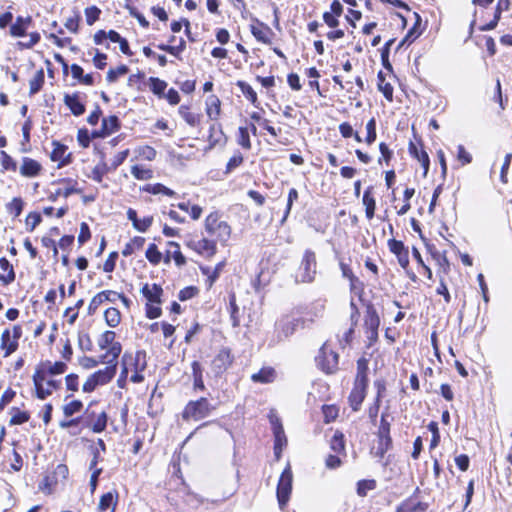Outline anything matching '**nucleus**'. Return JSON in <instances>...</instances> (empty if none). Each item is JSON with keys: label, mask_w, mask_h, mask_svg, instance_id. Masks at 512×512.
Listing matches in <instances>:
<instances>
[{"label": "nucleus", "mask_w": 512, "mask_h": 512, "mask_svg": "<svg viewBox=\"0 0 512 512\" xmlns=\"http://www.w3.org/2000/svg\"><path fill=\"white\" fill-rule=\"evenodd\" d=\"M143 191L151 193L153 195L163 194V195H166V196H169V197L176 196V192L175 191H173L172 189L166 187L165 185H163L161 183L146 184L143 187Z\"/></svg>", "instance_id": "nucleus-27"}, {"label": "nucleus", "mask_w": 512, "mask_h": 512, "mask_svg": "<svg viewBox=\"0 0 512 512\" xmlns=\"http://www.w3.org/2000/svg\"><path fill=\"white\" fill-rule=\"evenodd\" d=\"M375 487V480H360L357 483V494L362 497L366 496L367 492L375 489Z\"/></svg>", "instance_id": "nucleus-48"}, {"label": "nucleus", "mask_w": 512, "mask_h": 512, "mask_svg": "<svg viewBox=\"0 0 512 512\" xmlns=\"http://www.w3.org/2000/svg\"><path fill=\"white\" fill-rule=\"evenodd\" d=\"M104 318L107 325L114 328L119 325L121 321V314L117 308L110 307L105 311Z\"/></svg>", "instance_id": "nucleus-35"}, {"label": "nucleus", "mask_w": 512, "mask_h": 512, "mask_svg": "<svg viewBox=\"0 0 512 512\" xmlns=\"http://www.w3.org/2000/svg\"><path fill=\"white\" fill-rule=\"evenodd\" d=\"M409 150H410V153L415 158H417L419 162H421V165L424 168V176H426L428 173L429 164H430V160H429V156H428L427 152L423 149L418 150V148L413 143L410 144Z\"/></svg>", "instance_id": "nucleus-28"}, {"label": "nucleus", "mask_w": 512, "mask_h": 512, "mask_svg": "<svg viewBox=\"0 0 512 512\" xmlns=\"http://www.w3.org/2000/svg\"><path fill=\"white\" fill-rule=\"evenodd\" d=\"M205 230L223 245L228 242L231 236V227L226 221L220 219V215L217 212L210 213L206 217Z\"/></svg>", "instance_id": "nucleus-4"}, {"label": "nucleus", "mask_w": 512, "mask_h": 512, "mask_svg": "<svg viewBox=\"0 0 512 512\" xmlns=\"http://www.w3.org/2000/svg\"><path fill=\"white\" fill-rule=\"evenodd\" d=\"M207 115L210 119H217L220 114V100L218 97L212 95L207 99Z\"/></svg>", "instance_id": "nucleus-34"}, {"label": "nucleus", "mask_w": 512, "mask_h": 512, "mask_svg": "<svg viewBox=\"0 0 512 512\" xmlns=\"http://www.w3.org/2000/svg\"><path fill=\"white\" fill-rule=\"evenodd\" d=\"M120 128V122L117 116L111 115L103 118L102 127L98 131L92 133L93 138H105L110 134L116 132Z\"/></svg>", "instance_id": "nucleus-12"}, {"label": "nucleus", "mask_w": 512, "mask_h": 512, "mask_svg": "<svg viewBox=\"0 0 512 512\" xmlns=\"http://www.w3.org/2000/svg\"><path fill=\"white\" fill-rule=\"evenodd\" d=\"M44 84V72L39 70L36 72L34 77L29 81L30 94L34 95L38 93Z\"/></svg>", "instance_id": "nucleus-39"}, {"label": "nucleus", "mask_w": 512, "mask_h": 512, "mask_svg": "<svg viewBox=\"0 0 512 512\" xmlns=\"http://www.w3.org/2000/svg\"><path fill=\"white\" fill-rule=\"evenodd\" d=\"M243 163V156L240 152L235 153L228 161L226 165L225 173L228 174L232 172L234 169L239 167Z\"/></svg>", "instance_id": "nucleus-56"}, {"label": "nucleus", "mask_w": 512, "mask_h": 512, "mask_svg": "<svg viewBox=\"0 0 512 512\" xmlns=\"http://www.w3.org/2000/svg\"><path fill=\"white\" fill-rule=\"evenodd\" d=\"M379 325L380 318L377 311L372 306H368L364 319V326L366 328L369 339L373 340L378 337Z\"/></svg>", "instance_id": "nucleus-11"}, {"label": "nucleus", "mask_w": 512, "mask_h": 512, "mask_svg": "<svg viewBox=\"0 0 512 512\" xmlns=\"http://www.w3.org/2000/svg\"><path fill=\"white\" fill-rule=\"evenodd\" d=\"M276 379V371L272 367H263L257 373L252 374L251 380L255 383L268 384Z\"/></svg>", "instance_id": "nucleus-19"}, {"label": "nucleus", "mask_w": 512, "mask_h": 512, "mask_svg": "<svg viewBox=\"0 0 512 512\" xmlns=\"http://www.w3.org/2000/svg\"><path fill=\"white\" fill-rule=\"evenodd\" d=\"M363 204L365 205L366 207V217L371 220L373 217H374V212H375V207H376V202H375V199L372 197L371 195V192H370V188L367 189L365 192H364V195H363Z\"/></svg>", "instance_id": "nucleus-37"}, {"label": "nucleus", "mask_w": 512, "mask_h": 512, "mask_svg": "<svg viewBox=\"0 0 512 512\" xmlns=\"http://www.w3.org/2000/svg\"><path fill=\"white\" fill-rule=\"evenodd\" d=\"M42 218L39 213L31 212L26 218V227L29 231H33L40 224Z\"/></svg>", "instance_id": "nucleus-58"}, {"label": "nucleus", "mask_w": 512, "mask_h": 512, "mask_svg": "<svg viewBox=\"0 0 512 512\" xmlns=\"http://www.w3.org/2000/svg\"><path fill=\"white\" fill-rule=\"evenodd\" d=\"M116 370H117V365H116V361H115L112 364H108V366L105 367L104 369H100V370L96 371L95 373L92 374V376L95 378L96 383L99 386L105 385L113 379V377L116 374Z\"/></svg>", "instance_id": "nucleus-15"}, {"label": "nucleus", "mask_w": 512, "mask_h": 512, "mask_svg": "<svg viewBox=\"0 0 512 512\" xmlns=\"http://www.w3.org/2000/svg\"><path fill=\"white\" fill-rule=\"evenodd\" d=\"M179 114L190 126H196L200 121L199 115L191 112L188 106L181 105Z\"/></svg>", "instance_id": "nucleus-38"}, {"label": "nucleus", "mask_w": 512, "mask_h": 512, "mask_svg": "<svg viewBox=\"0 0 512 512\" xmlns=\"http://www.w3.org/2000/svg\"><path fill=\"white\" fill-rule=\"evenodd\" d=\"M41 165L34 159L25 157L20 168V173L26 177H35L39 174Z\"/></svg>", "instance_id": "nucleus-20"}, {"label": "nucleus", "mask_w": 512, "mask_h": 512, "mask_svg": "<svg viewBox=\"0 0 512 512\" xmlns=\"http://www.w3.org/2000/svg\"><path fill=\"white\" fill-rule=\"evenodd\" d=\"M350 282V291L355 295L361 296L364 290V284L360 279L356 276H353L349 279Z\"/></svg>", "instance_id": "nucleus-60"}, {"label": "nucleus", "mask_w": 512, "mask_h": 512, "mask_svg": "<svg viewBox=\"0 0 512 512\" xmlns=\"http://www.w3.org/2000/svg\"><path fill=\"white\" fill-rule=\"evenodd\" d=\"M30 418L28 412L20 411L17 408H12V417L10 419V425H20L27 422Z\"/></svg>", "instance_id": "nucleus-44"}, {"label": "nucleus", "mask_w": 512, "mask_h": 512, "mask_svg": "<svg viewBox=\"0 0 512 512\" xmlns=\"http://www.w3.org/2000/svg\"><path fill=\"white\" fill-rule=\"evenodd\" d=\"M238 86L240 87L243 95L253 104L257 101V94L254 89L246 82L239 81Z\"/></svg>", "instance_id": "nucleus-47"}, {"label": "nucleus", "mask_w": 512, "mask_h": 512, "mask_svg": "<svg viewBox=\"0 0 512 512\" xmlns=\"http://www.w3.org/2000/svg\"><path fill=\"white\" fill-rule=\"evenodd\" d=\"M378 79H379V83H378L379 90L383 93L384 97L387 100L392 101V99H393L392 85L388 82H385L382 72H379Z\"/></svg>", "instance_id": "nucleus-42"}, {"label": "nucleus", "mask_w": 512, "mask_h": 512, "mask_svg": "<svg viewBox=\"0 0 512 512\" xmlns=\"http://www.w3.org/2000/svg\"><path fill=\"white\" fill-rule=\"evenodd\" d=\"M67 369V365L64 362L51 363L46 361L41 363L33 375V383L36 390L37 398L44 400L50 396L48 389H44V382L48 375H59L63 374Z\"/></svg>", "instance_id": "nucleus-2"}, {"label": "nucleus", "mask_w": 512, "mask_h": 512, "mask_svg": "<svg viewBox=\"0 0 512 512\" xmlns=\"http://www.w3.org/2000/svg\"><path fill=\"white\" fill-rule=\"evenodd\" d=\"M132 366L134 368V373L131 375L130 380L133 383H141L144 380V376L142 374V371L146 367L145 362H143L141 364H140V361L139 362H134Z\"/></svg>", "instance_id": "nucleus-49"}, {"label": "nucleus", "mask_w": 512, "mask_h": 512, "mask_svg": "<svg viewBox=\"0 0 512 512\" xmlns=\"http://www.w3.org/2000/svg\"><path fill=\"white\" fill-rule=\"evenodd\" d=\"M31 17H17L15 23H13L10 27V33L14 37H23L26 35V29L28 25L31 23Z\"/></svg>", "instance_id": "nucleus-21"}, {"label": "nucleus", "mask_w": 512, "mask_h": 512, "mask_svg": "<svg viewBox=\"0 0 512 512\" xmlns=\"http://www.w3.org/2000/svg\"><path fill=\"white\" fill-rule=\"evenodd\" d=\"M115 505L114 494L112 492H107L101 496L98 509L99 512H114Z\"/></svg>", "instance_id": "nucleus-30"}, {"label": "nucleus", "mask_w": 512, "mask_h": 512, "mask_svg": "<svg viewBox=\"0 0 512 512\" xmlns=\"http://www.w3.org/2000/svg\"><path fill=\"white\" fill-rule=\"evenodd\" d=\"M388 246L390 251L394 253L396 256L407 250L403 242L396 239L389 240Z\"/></svg>", "instance_id": "nucleus-63"}, {"label": "nucleus", "mask_w": 512, "mask_h": 512, "mask_svg": "<svg viewBox=\"0 0 512 512\" xmlns=\"http://www.w3.org/2000/svg\"><path fill=\"white\" fill-rule=\"evenodd\" d=\"M321 309L315 312H308L306 316L295 317L293 315H285L276 322V332L279 341L293 335L299 328H308L314 322V318L321 316Z\"/></svg>", "instance_id": "nucleus-1"}, {"label": "nucleus", "mask_w": 512, "mask_h": 512, "mask_svg": "<svg viewBox=\"0 0 512 512\" xmlns=\"http://www.w3.org/2000/svg\"><path fill=\"white\" fill-rule=\"evenodd\" d=\"M83 407V404L79 400L71 401L70 403L64 405L63 413L66 417H70L75 413H78Z\"/></svg>", "instance_id": "nucleus-51"}, {"label": "nucleus", "mask_w": 512, "mask_h": 512, "mask_svg": "<svg viewBox=\"0 0 512 512\" xmlns=\"http://www.w3.org/2000/svg\"><path fill=\"white\" fill-rule=\"evenodd\" d=\"M187 247L205 257H212L216 253V243L206 238L191 239L186 243Z\"/></svg>", "instance_id": "nucleus-10"}, {"label": "nucleus", "mask_w": 512, "mask_h": 512, "mask_svg": "<svg viewBox=\"0 0 512 512\" xmlns=\"http://www.w3.org/2000/svg\"><path fill=\"white\" fill-rule=\"evenodd\" d=\"M146 258L148 259V261L153 264V265H157L160 263L161 261V258H162V254L161 252L158 250L156 244L154 243H151L147 250H146Z\"/></svg>", "instance_id": "nucleus-43"}, {"label": "nucleus", "mask_w": 512, "mask_h": 512, "mask_svg": "<svg viewBox=\"0 0 512 512\" xmlns=\"http://www.w3.org/2000/svg\"><path fill=\"white\" fill-rule=\"evenodd\" d=\"M106 426H107V414L103 411L97 416L96 420L94 421V423L92 425V430L95 433H100L105 430Z\"/></svg>", "instance_id": "nucleus-54"}, {"label": "nucleus", "mask_w": 512, "mask_h": 512, "mask_svg": "<svg viewBox=\"0 0 512 512\" xmlns=\"http://www.w3.org/2000/svg\"><path fill=\"white\" fill-rule=\"evenodd\" d=\"M457 159L462 163V165H466L471 163L472 156L469 152H467L463 145H458L457 147Z\"/></svg>", "instance_id": "nucleus-64"}, {"label": "nucleus", "mask_w": 512, "mask_h": 512, "mask_svg": "<svg viewBox=\"0 0 512 512\" xmlns=\"http://www.w3.org/2000/svg\"><path fill=\"white\" fill-rule=\"evenodd\" d=\"M391 445V437H378V444L374 451L375 456L383 458L385 453L390 449Z\"/></svg>", "instance_id": "nucleus-40"}, {"label": "nucleus", "mask_w": 512, "mask_h": 512, "mask_svg": "<svg viewBox=\"0 0 512 512\" xmlns=\"http://www.w3.org/2000/svg\"><path fill=\"white\" fill-rule=\"evenodd\" d=\"M209 149H212L218 144H223L226 141L225 135L220 125L212 124L209 129Z\"/></svg>", "instance_id": "nucleus-22"}, {"label": "nucleus", "mask_w": 512, "mask_h": 512, "mask_svg": "<svg viewBox=\"0 0 512 512\" xmlns=\"http://www.w3.org/2000/svg\"><path fill=\"white\" fill-rule=\"evenodd\" d=\"M53 150L51 152V160L52 161H59V165L58 167L61 168L67 164L70 163V155H68L67 157H65V153H66V150H67V147L57 141H53Z\"/></svg>", "instance_id": "nucleus-18"}, {"label": "nucleus", "mask_w": 512, "mask_h": 512, "mask_svg": "<svg viewBox=\"0 0 512 512\" xmlns=\"http://www.w3.org/2000/svg\"><path fill=\"white\" fill-rule=\"evenodd\" d=\"M367 136L366 143L371 145L376 140V120L371 118L366 124Z\"/></svg>", "instance_id": "nucleus-55"}, {"label": "nucleus", "mask_w": 512, "mask_h": 512, "mask_svg": "<svg viewBox=\"0 0 512 512\" xmlns=\"http://www.w3.org/2000/svg\"><path fill=\"white\" fill-rule=\"evenodd\" d=\"M232 362L233 356L230 349L222 348L211 361V370L216 377H219L231 366Z\"/></svg>", "instance_id": "nucleus-9"}, {"label": "nucleus", "mask_w": 512, "mask_h": 512, "mask_svg": "<svg viewBox=\"0 0 512 512\" xmlns=\"http://www.w3.org/2000/svg\"><path fill=\"white\" fill-rule=\"evenodd\" d=\"M368 386L355 384L349 395V403L353 411H358L362 402L366 397V390Z\"/></svg>", "instance_id": "nucleus-13"}, {"label": "nucleus", "mask_w": 512, "mask_h": 512, "mask_svg": "<svg viewBox=\"0 0 512 512\" xmlns=\"http://www.w3.org/2000/svg\"><path fill=\"white\" fill-rule=\"evenodd\" d=\"M109 169L110 168H108L105 163L95 166L92 170V179L100 183L103 179V176L108 172Z\"/></svg>", "instance_id": "nucleus-59"}, {"label": "nucleus", "mask_w": 512, "mask_h": 512, "mask_svg": "<svg viewBox=\"0 0 512 512\" xmlns=\"http://www.w3.org/2000/svg\"><path fill=\"white\" fill-rule=\"evenodd\" d=\"M141 357L144 358V353L140 352V351H138L135 356H133L132 354H128V353H125L122 356V360H121L122 371H121V375H120L119 381L122 378H126L127 377L130 367L133 365L134 362H139Z\"/></svg>", "instance_id": "nucleus-24"}, {"label": "nucleus", "mask_w": 512, "mask_h": 512, "mask_svg": "<svg viewBox=\"0 0 512 512\" xmlns=\"http://www.w3.org/2000/svg\"><path fill=\"white\" fill-rule=\"evenodd\" d=\"M101 14V10L96 6H91L85 9V17L88 25H93Z\"/></svg>", "instance_id": "nucleus-53"}, {"label": "nucleus", "mask_w": 512, "mask_h": 512, "mask_svg": "<svg viewBox=\"0 0 512 512\" xmlns=\"http://www.w3.org/2000/svg\"><path fill=\"white\" fill-rule=\"evenodd\" d=\"M18 347L16 340L11 339L9 330H5L1 335V348L5 350V357L12 354Z\"/></svg>", "instance_id": "nucleus-29"}, {"label": "nucleus", "mask_w": 512, "mask_h": 512, "mask_svg": "<svg viewBox=\"0 0 512 512\" xmlns=\"http://www.w3.org/2000/svg\"><path fill=\"white\" fill-rule=\"evenodd\" d=\"M212 409L207 398L202 397L196 401H189L182 412V417L184 420H201L207 417Z\"/></svg>", "instance_id": "nucleus-6"}, {"label": "nucleus", "mask_w": 512, "mask_h": 512, "mask_svg": "<svg viewBox=\"0 0 512 512\" xmlns=\"http://www.w3.org/2000/svg\"><path fill=\"white\" fill-rule=\"evenodd\" d=\"M150 90L158 97L164 96V91L167 88V83L157 77H150L148 79Z\"/></svg>", "instance_id": "nucleus-36"}, {"label": "nucleus", "mask_w": 512, "mask_h": 512, "mask_svg": "<svg viewBox=\"0 0 512 512\" xmlns=\"http://www.w3.org/2000/svg\"><path fill=\"white\" fill-rule=\"evenodd\" d=\"M145 244V238L144 237H140V236H136L134 237L130 242H128L123 251H122V254L127 257V256H130L132 255L136 250H140L143 248Z\"/></svg>", "instance_id": "nucleus-33"}, {"label": "nucleus", "mask_w": 512, "mask_h": 512, "mask_svg": "<svg viewBox=\"0 0 512 512\" xmlns=\"http://www.w3.org/2000/svg\"><path fill=\"white\" fill-rule=\"evenodd\" d=\"M131 174L137 179V180H149L153 177L152 170L145 168L140 165H134L131 167Z\"/></svg>", "instance_id": "nucleus-41"}, {"label": "nucleus", "mask_w": 512, "mask_h": 512, "mask_svg": "<svg viewBox=\"0 0 512 512\" xmlns=\"http://www.w3.org/2000/svg\"><path fill=\"white\" fill-rule=\"evenodd\" d=\"M137 154L144 160L152 161L155 159L157 152L151 146H142L137 149Z\"/></svg>", "instance_id": "nucleus-52"}, {"label": "nucleus", "mask_w": 512, "mask_h": 512, "mask_svg": "<svg viewBox=\"0 0 512 512\" xmlns=\"http://www.w3.org/2000/svg\"><path fill=\"white\" fill-rule=\"evenodd\" d=\"M128 70L126 65H120L116 69H110L107 73V81L110 83L115 82L120 76L125 75Z\"/></svg>", "instance_id": "nucleus-50"}, {"label": "nucleus", "mask_w": 512, "mask_h": 512, "mask_svg": "<svg viewBox=\"0 0 512 512\" xmlns=\"http://www.w3.org/2000/svg\"><path fill=\"white\" fill-rule=\"evenodd\" d=\"M316 268L317 262L315 253L310 249L305 250L298 271L296 273V282H313L317 273Z\"/></svg>", "instance_id": "nucleus-5"}, {"label": "nucleus", "mask_w": 512, "mask_h": 512, "mask_svg": "<svg viewBox=\"0 0 512 512\" xmlns=\"http://www.w3.org/2000/svg\"><path fill=\"white\" fill-rule=\"evenodd\" d=\"M509 5H510L509 0H499L497 7H496L494 19L491 22L480 27V30L481 31H489V30L494 29L497 26L498 21L500 20L502 10H507L509 8Z\"/></svg>", "instance_id": "nucleus-26"}, {"label": "nucleus", "mask_w": 512, "mask_h": 512, "mask_svg": "<svg viewBox=\"0 0 512 512\" xmlns=\"http://www.w3.org/2000/svg\"><path fill=\"white\" fill-rule=\"evenodd\" d=\"M293 474L288 464L283 470L277 485V500L280 509H283L289 501L292 491Z\"/></svg>", "instance_id": "nucleus-8"}, {"label": "nucleus", "mask_w": 512, "mask_h": 512, "mask_svg": "<svg viewBox=\"0 0 512 512\" xmlns=\"http://www.w3.org/2000/svg\"><path fill=\"white\" fill-rule=\"evenodd\" d=\"M24 202L21 198L15 197L6 205L7 211L13 214L14 217H18L23 210Z\"/></svg>", "instance_id": "nucleus-46"}, {"label": "nucleus", "mask_w": 512, "mask_h": 512, "mask_svg": "<svg viewBox=\"0 0 512 512\" xmlns=\"http://www.w3.org/2000/svg\"><path fill=\"white\" fill-rule=\"evenodd\" d=\"M251 33L257 39V41L262 42L264 44L271 43L273 31L266 24L258 23V25H252Z\"/></svg>", "instance_id": "nucleus-16"}, {"label": "nucleus", "mask_w": 512, "mask_h": 512, "mask_svg": "<svg viewBox=\"0 0 512 512\" xmlns=\"http://www.w3.org/2000/svg\"><path fill=\"white\" fill-rule=\"evenodd\" d=\"M318 367L325 373H334L338 368V354L328 343H324L316 357Z\"/></svg>", "instance_id": "nucleus-7"}, {"label": "nucleus", "mask_w": 512, "mask_h": 512, "mask_svg": "<svg viewBox=\"0 0 512 512\" xmlns=\"http://www.w3.org/2000/svg\"><path fill=\"white\" fill-rule=\"evenodd\" d=\"M105 293L96 294L90 301L88 306V313L92 315L96 312L98 307L104 302Z\"/></svg>", "instance_id": "nucleus-57"}, {"label": "nucleus", "mask_w": 512, "mask_h": 512, "mask_svg": "<svg viewBox=\"0 0 512 512\" xmlns=\"http://www.w3.org/2000/svg\"><path fill=\"white\" fill-rule=\"evenodd\" d=\"M64 103L75 116H80L85 112V105L80 101L78 93L65 94Z\"/></svg>", "instance_id": "nucleus-17"}, {"label": "nucleus", "mask_w": 512, "mask_h": 512, "mask_svg": "<svg viewBox=\"0 0 512 512\" xmlns=\"http://www.w3.org/2000/svg\"><path fill=\"white\" fill-rule=\"evenodd\" d=\"M274 435V455L276 460L281 458L283 449L287 446V438L284 429L277 428V431L273 432Z\"/></svg>", "instance_id": "nucleus-23"}, {"label": "nucleus", "mask_w": 512, "mask_h": 512, "mask_svg": "<svg viewBox=\"0 0 512 512\" xmlns=\"http://www.w3.org/2000/svg\"><path fill=\"white\" fill-rule=\"evenodd\" d=\"M0 268L4 271H7L6 275H0V280L4 284L12 283L15 280V272L13 266L5 257L0 258Z\"/></svg>", "instance_id": "nucleus-31"}, {"label": "nucleus", "mask_w": 512, "mask_h": 512, "mask_svg": "<svg viewBox=\"0 0 512 512\" xmlns=\"http://www.w3.org/2000/svg\"><path fill=\"white\" fill-rule=\"evenodd\" d=\"M116 333L107 330L100 335L97 344L101 350H107L105 354L101 355V362L104 364H112L115 362L122 352V345L120 342L115 341Z\"/></svg>", "instance_id": "nucleus-3"}, {"label": "nucleus", "mask_w": 512, "mask_h": 512, "mask_svg": "<svg viewBox=\"0 0 512 512\" xmlns=\"http://www.w3.org/2000/svg\"><path fill=\"white\" fill-rule=\"evenodd\" d=\"M237 143L244 149H251V141L248 129L246 127H239L237 134Z\"/></svg>", "instance_id": "nucleus-45"}, {"label": "nucleus", "mask_w": 512, "mask_h": 512, "mask_svg": "<svg viewBox=\"0 0 512 512\" xmlns=\"http://www.w3.org/2000/svg\"><path fill=\"white\" fill-rule=\"evenodd\" d=\"M79 346L83 351H91L93 348L90 336L87 333H79L78 335Z\"/></svg>", "instance_id": "nucleus-61"}, {"label": "nucleus", "mask_w": 512, "mask_h": 512, "mask_svg": "<svg viewBox=\"0 0 512 512\" xmlns=\"http://www.w3.org/2000/svg\"><path fill=\"white\" fill-rule=\"evenodd\" d=\"M153 223V216H146L142 219L138 218L134 228L139 232H146Z\"/></svg>", "instance_id": "nucleus-62"}, {"label": "nucleus", "mask_w": 512, "mask_h": 512, "mask_svg": "<svg viewBox=\"0 0 512 512\" xmlns=\"http://www.w3.org/2000/svg\"><path fill=\"white\" fill-rule=\"evenodd\" d=\"M354 383L368 386V361L365 358H360L357 361V374Z\"/></svg>", "instance_id": "nucleus-25"}, {"label": "nucleus", "mask_w": 512, "mask_h": 512, "mask_svg": "<svg viewBox=\"0 0 512 512\" xmlns=\"http://www.w3.org/2000/svg\"><path fill=\"white\" fill-rule=\"evenodd\" d=\"M330 448L337 454H345V440L342 432L335 431L330 440Z\"/></svg>", "instance_id": "nucleus-32"}, {"label": "nucleus", "mask_w": 512, "mask_h": 512, "mask_svg": "<svg viewBox=\"0 0 512 512\" xmlns=\"http://www.w3.org/2000/svg\"><path fill=\"white\" fill-rule=\"evenodd\" d=\"M141 292L143 296L147 299L148 303L161 304V296L163 294V289L160 285L148 284L143 285Z\"/></svg>", "instance_id": "nucleus-14"}]
</instances>
